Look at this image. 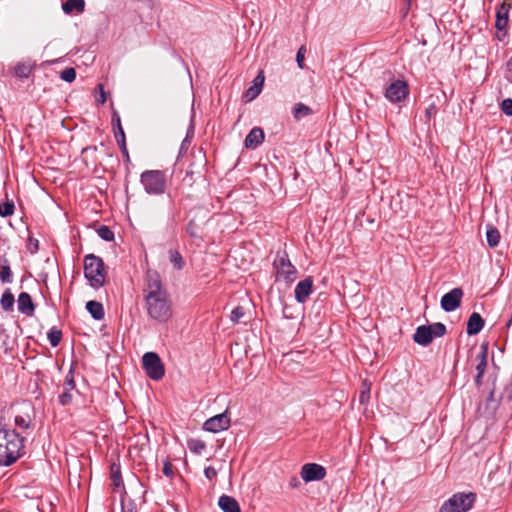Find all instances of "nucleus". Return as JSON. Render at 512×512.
Returning <instances> with one entry per match:
<instances>
[{
	"label": "nucleus",
	"instance_id": "4c0bfd02",
	"mask_svg": "<svg viewBox=\"0 0 512 512\" xmlns=\"http://www.w3.org/2000/svg\"><path fill=\"white\" fill-rule=\"evenodd\" d=\"M203 169L202 160L200 159L199 164L192 163L186 173H190L192 176L199 178Z\"/></svg>",
	"mask_w": 512,
	"mask_h": 512
},
{
	"label": "nucleus",
	"instance_id": "7ed1b4c3",
	"mask_svg": "<svg viewBox=\"0 0 512 512\" xmlns=\"http://www.w3.org/2000/svg\"><path fill=\"white\" fill-rule=\"evenodd\" d=\"M84 274L93 287L103 286L106 277L103 260L93 254L85 256Z\"/></svg>",
	"mask_w": 512,
	"mask_h": 512
},
{
	"label": "nucleus",
	"instance_id": "13d9d810",
	"mask_svg": "<svg viewBox=\"0 0 512 512\" xmlns=\"http://www.w3.org/2000/svg\"><path fill=\"white\" fill-rule=\"evenodd\" d=\"M27 242H28V244L32 242V236H30V235L28 236Z\"/></svg>",
	"mask_w": 512,
	"mask_h": 512
},
{
	"label": "nucleus",
	"instance_id": "bb28decb",
	"mask_svg": "<svg viewBox=\"0 0 512 512\" xmlns=\"http://www.w3.org/2000/svg\"><path fill=\"white\" fill-rule=\"evenodd\" d=\"M0 280L3 283L12 282V272L6 259H4L3 264L0 267Z\"/></svg>",
	"mask_w": 512,
	"mask_h": 512
},
{
	"label": "nucleus",
	"instance_id": "cd10ccee",
	"mask_svg": "<svg viewBox=\"0 0 512 512\" xmlns=\"http://www.w3.org/2000/svg\"><path fill=\"white\" fill-rule=\"evenodd\" d=\"M32 72V66L25 63H18L15 67V75L20 78H28Z\"/></svg>",
	"mask_w": 512,
	"mask_h": 512
},
{
	"label": "nucleus",
	"instance_id": "de8ad7c7",
	"mask_svg": "<svg viewBox=\"0 0 512 512\" xmlns=\"http://www.w3.org/2000/svg\"><path fill=\"white\" fill-rule=\"evenodd\" d=\"M305 47L301 46L296 55V61L300 68L303 67Z\"/></svg>",
	"mask_w": 512,
	"mask_h": 512
},
{
	"label": "nucleus",
	"instance_id": "e433bc0d",
	"mask_svg": "<svg viewBox=\"0 0 512 512\" xmlns=\"http://www.w3.org/2000/svg\"><path fill=\"white\" fill-rule=\"evenodd\" d=\"M245 311L242 306H237L231 312V321L234 323H239L241 319L244 317Z\"/></svg>",
	"mask_w": 512,
	"mask_h": 512
},
{
	"label": "nucleus",
	"instance_id": "7c9ffc66",
	"mask_svg": "<svg viewBox=\"0 0 512 512\" xmlns=\"http://www.w3.org/2000/svg\"><path fill=\"white\" fill-rule=\"evenodd\" d=\"M31 418L28 413H24V415L17 414L15 416V424L19 428L27 429L30 426Z\"/></svg>",
	"mask_w": 512,
	"mask_h": 512
},
{
	"label": "nucleus",
	"instance_id": "49530a36",
	"mask_svg": "<svg viewBox=\"0 0 512 512\" xmlns=\"http://www.w3.org/2000/svg\"><path fill=\"white\" fill-rule=\"evenodd\" d=\"M69 391L70 390H64V392L59 396V400L62 405H67L71 402L72 396Z\"/></svg>",
	"mask_w": 512,
	"mask_h": 512
},
{
	"label": "nucleus",
	"instance_id": "473e14b6",
	"mask_svg": "<svg viewBox=\"0 0 512 512\" xmlns=\"http://www.w3.org/2000/svg\"><path fill=\"white\" fill-rule=\"evenodd\" d=\"M97 233L105 241H112L114 239V233L108 226H100Z\"/></svg>",
	"mask_w": 512,
	"mask_h": 512
},
{
	"label": "nucleus",
	"instance_id": "4be33fe9",
	"mask_svg": "<svg viewBox=\"0 0 512 512\" xmlns=\"http://www.w3.org/2000/svg\"><path fill=\"white\" fill-rule=\"evenodd\" d=\"M86 309L95 320H102L104 318L103 305L98 301H88L86 303Z\"/></svg>",
	"mask_w": 512,
	"mask_h": 512
},
{
	"label": "nucleus",
	"instance_id": "aec40b11",
	"mask_svg": "<svg viewBox=\"0 0 512 512\" xmlns=\"http://www.w3.org/2000/svg\"><path fill=\"white\" fill-rule=\"evenodd\" d=\"M36 379H34V383L36 384V391H38V395L34 398L39 399L44 396L45 390L49 389V384L47 382V375L42 371H37L35 373Z\"/></svg>",
	"mask_w": 512,
	"mask_h": 512
},
{
	"label": "nucleus",
	"instance_id": "9d476101",
	"mask_svg": "<svg viewBox=\"0 0 512 512\" xmlns=\"http://www.w3.org/2000/svg\"><path fill=\"white\" fill-rule=\"evenodd\" d=\"M476 366L475 369L477 374L475 376V384L477 387H480L483 384L482 378L486 371L488 365V346L487 344H482L480 346L479 351L475 356Z\"/></svg>",
	"mask_w": 512,
	"mask_h": 512
},
{
	"label": "nucleus",
	"instance_id": "c9c22d12",
	"mask_svg": "<svg viewBox=\"0 0 512 512\" xmlns=\"http://www.w3.org/2000/svg\"><path fill=\"white\" fill-rule=\"evenodd\" d=\"M511 5L503 2L500 7L497 10L496 13V19L500 18H509V11H510Z\"/></svg>",
	"mask_w": 512,
	"mask_h": 512
},
{
	"label": "nucleus",
	"instance_id": "09e8293b",
	"mask_svg": "<svg viewBox=\"0 0 512 512\" xmlns=\"http://www.w3.org/2000/svg\"><path fill=\"white\" fill-rule=\"evenodd\" d=\"M196 179L197 178L192 176L190 173H186L182 180V184L184 186H192Z\"/></svg>",
	"mask_w": 512,
	"mask_h": 512
},
{
	"label": "nucleus",
	"instance_id": "6e6d98bb",
	"mask_svg": "<svg viewBox=\"0 0 512 512\" xmlns=\"http://www.w3.org/2000/svg\"><path fill=\"white\" fill-rule=\"evenodd\" d=\"M33 247H34V252H35L38 249V241L35 239H34Z\"/></svg>",
	"mask_w": 512,
	"mask_h": 512
},
{
	"label": "nucleus",
	"instance_id": "f257e3e1",
	"mask_svg": "<svg viewBox=\"0 0 512 512\" xmlns=\"http://www.w3.org/2000/svg\"><path fill=\"white\" fill-rule=\"evenodd\" d=\"M143 293L149 317L158 322H167L173 315L172 301L156 271L147 272Z\"/></svg>",
	"mask_w": 512,
	"mask_h": 512
},
{
	"label": "nucleus",
	"instance_id": "a211bd4d",
	"mask_svg": "<svg viewBox=\"0 0 512 512\" xmlns=\"http://www.w3.org/2000/svg\"><path fill=\"white\" fill-rule=\"evenodd\" d=\"M223 512H241L238 502L231 496L222 495L218 501Z\"/></svg>",
	"mask_w": 512,
	"mask_h": 512
},
{
	"label": "nucleus",
	"instance_id": "f3484780",
	"mask_svg": "<svg viewBox=\"0 0 512 512\" xmlns=\"http://www.w3.org/2000/svg\"><path fill=\"white\" fill-rule=\"evenodd\" d=\"M484 327V320L481 315L477 312H473L467 322V334L476 335Z\"/></svg>",
	"mask_w": 512,
	"mask_h": 512
},
{
	"label": "nucleus",
	"instance_id": "8fccbe9b",
	"mask_svg": "<svg viewBox=\"0 0 512 512\" xmlns=\"http://www.w3.org/2000/svg\"><path fill=\"white\" fill-rule=\"evenodd\" d=\"M189 447H190V449H191L192 451H194V452H196V453H200V452H201V450L205 449L206 445H205V443H204V442H202V441H195V442H194V444H193V446H191V445H190Z\"/></svg>",
	"mask_w": 512,
	"mask_h": 512
},
{
	"label": "nucleus",
	"instance_id": "ea45409f",
	"mask_svg": "<svg viewBox=\"0 0 512 512\" xmlns=\"http://www.w3.org/2000/svg\"><path fill=\"white\" fill-rule=\"evenodd\" d=\"M38 512H51L52 511V502L49 500L43 501L42 497H39V502L37 503Z\"/></svg>",
	"mask_w": 512,
	"mask_h": 512
},
{
	"label": "nucleus",
	"instance_id": "f704fd0d",
	"mask_svg": "<svg viewBox=\"0 0 512 512\" xmlns=\"http://www.w3.org/2000/svg\"><path fill=\"white\" fill-rule=\"evenodd\" d=\"M60 77L62 80L71 83L76 78V71L74 68L68 67L60 73Z\"/></svg>",
	"mask_w": 512,
	"mask_h": 512
},
{
	"label": "nucleus",
	"instance_id": "b1692460",
	"mask_svg": "<svg viewBox=\"0 0 512 512\" xmlns=\"http://www.w3.org/2000/svg\"><path fill=\"white\" fill-rule=\"evenodd\" d=\"M487 243L491 248L496 247L500 241V232L497 228L492 225H487L486 229Z\"/></svg>",
	"mask_w": 512,
	"mask_h": 512
},
{
	"label": "nucleus",
	"instance_id": "4d7b16f0",
	"mask_svg": "<svg viewBox=\"0 0 512 512\" xmlns=\"http://www.w3.org/2000/svg\"><path fill=\"white\" fill-rule=\"evenodd\" d=\"M173 203V199L169 196L167 200V204L170 206Z\"/></svg>",
	"mask_w": 512,
	"mask_h": 512
},
{
	"label": "nucleus",
	"instance_id": "423d86ee",
	"mask_svg": "<svg viewBox=\"0 0 512 512\" xmlns=\"http://www.w3.org/2000/svg\"><path fill=\"white\" fill-rule=\"evenodd\" d=\"M446 334V326L440 322L430 325H422L416 329L413 340L422 346L429 345L435 337H442Z\"/></svg>",
	"mask_w": 512,
	"mask_h": 512
},
{
	"label": "nucleus",
	"instance_id": "1a4fd4ad",
	"mask_svg": "<svg viewBox=\"0 0 512 512\" xmlns=\"http://www.w3.org/2000/svg\"><path fill=\"white\" fill-rule=\"evenodd\" d=\"M409 95V88L405 81H393L385 91V97L392 103L403 101Z\"/></svg>",
	"mask_w": 512,
	"mask_h": 512
},
{
	"label": "nucleus",
	"instance_id": "37998d69",
	"mask_svg": "<svg viewBox=\"0 0 512 512\" xmlns=\"http://www.w3.org/2000/svg\"><path fill=\"white\" fill-rule=\"evenodd\" d=\"M163 474L169 478H172L174 476V467L170 461H165L163 465Z\"/></svg>",
	"mask_w": 512,
	"mask_h": 512
},
{
	"label": "nucleus",
	"instance_id": "5701e85b",
	"mask_svg": "<svg viewBox=\"0 0 512 512\" xmlns=\"http://www.w3.org/2000/svg\"><path fill=\"white\" fill-rule=\"evenodd\" d=\"M110 478L112 485L115 489L123 487V479L121 475V467L118 463H111L110 465Z\"/></svg>",
	"mask_w": 512,
	"mask_h": 512
},
{
	"label": "nucleus",
	"instance_id": "f03ea898",
	"mask_svg": "<svg viewBox=\"0 0 512 512\" xmlns=\"http://www.w3.org/2000/svg\"><path fill=\"white\" fill-rule=\"evenodd\" d=\"M24 448L23 438L15 431L0 430V466L13 464Z\"/></svg>",
	"mask_w": 512,
	"mask_h": 512
},
{
	"label": "nucleus",
	"instance_id": "a18cd8bd",
	"mask_svg": "<svg viewBox=\"0 0 512 512\" xmlns=\"http://www.w3.org/2000/svg\"><path fill=\"white\" fill-rule=\"evenodd\" d=\"M508 20L509 18H500V19H496L495 21V27L498 31H504L505 32V29L508 25Z\"/></svg>",
	"mask_w": 512,
	"mask_h": 512
},
{
	"label": "nucleus",
	"instance_id": "58836bf2",
	"mask_svg": "<svg viewBox=\"0 0 512 512\" xmlns=\"http://www.w3.org/2000/svg\"><path fill=\"white\" fill-rule=\"evenodd\" d=\"M75 388V380L73 370L70 369L64 381V390H73Z\"/></svg>",
	"mask_w": 512,
	"mask_h": 512
},
{
	"label": "nucleus",
	"instance_id": "f8f14e48",
	"mask_svg": "<svg viewBox=\"0 0 512 512\" xmlns=\"http://www.w3.org/2000/svg\"><path fill=\"white\" fill-rule=\"evenodd\" d=\"M463 290L461 288H454L448 293L444 294L441 298V307L446 312H451L460 307Z\"/></svg>",
	"mask_w": 512,
	"mask_h": 512
},
{
	"label": "nucleus",
	"instance_id": "412c9836",
	"mask_svg": "<svg viewBox=\"0 0 512 512\" xmlns=\"http://www.w3.org/2000/svg\"><path fill=\"white\" fill-rule=\"evenodd\" d=\"M84 8V0H67L62 4V9L66 14H71L73 12L81 13L84 11Z\"/></svg>",
	"mask_w": 512,
	"mask_h": 512
},
{
	"label": "nucleus",
	"instance_id": "5fc2aeb1",
	"mask_svg": "<svg viewBox=\"0 0 512 512\" xmlns=\"http://www.w3.org/2000/svg\"><path fill=\"white\" fill-rule=\"evenodd\" d=\"M507 70H508V75H507V78L512 81V57L509 59V61L507 62Z\"/></svg>",
	"mask_w": 512,
	"mask_h": 512
},
{
	"label": "nucleus",
	"instance_id": "ddd939ff",
	"mask_svg": "<svg viewBox=\"0 0 512 512\" xmlns=\"http://www.w3.org/2000/svg\"><path fill=\"white\" fill-rule=\"evenodd\" d=\"M326 476V469L316 463H307L302 466L301 477L305 482L319 481Z\"/></svg>",
	"mask_w": 512,
	"mask_h": 512
},
{
	"label": "nucleus",
	"instance_id": "a878e982",
	"mask_svg": "<svg viewBox=\"0 0 512 512\" xmlns=\"http://www.w3.org/2000/svg\"><path fill=\"white\" fill-rule=\"evenodd\" d=\"M293 116L296 120H299L301 118L307 117L313 113L312 109L303 104V103H297L293 108Z\"/></svg>",
	"mask_w": 512,
	"mask_h": 512
},
{
	"label": "nucleus",
	"instance_id": "6e6552de",
	"mask_svg": "<svg viewBox=\"0 0 512 512\" xmlns=\"http://www.w3.org/2000/svg\"><path fill=\"white\" fill-rule=\"evenodd\" d=\"M142 367L147 376L153 380H160L165 374L164 365L155 352H147L142 357Z\"/></svg>",
	"mask_w": 512,
	"mask_h": 512
},
{
	"label": "nucleus",
	"instance_id": "79ce46f5",
	"mask_svg": "<svg viewBox=\"0 0 512 512\" xmlns=\"http://www.w3.org/2000/svg\"><path fill=\"white\" fill-rule=\"evenodd\" d=\"M501 110L503 111L504 114H506L508 116H512V99L511 98H507L502 101Z\"/></svg>",
	"mask_w": 512,
	"mask_h": 512
},
{
	"label": "nucleus",
	"instance_id": "a19ab883",
	"mask_svg": "<svg viewBox=\"0 0 512 512\" xmlns=\"http://www.w3.org/2000/svg\"><path fill=\"white\" fill-rule=\"evenodd\" d=\"M261 92V89L257 85L251 86L247 91L245 92V97L248 101H251L255 99Z\"/></svg>",
	"mask_w": 512,
	"mask_h": 512
},
{
	"label": "nucleus",
	"instance_id": "72a5a7b5",
	"mask_svg": "<svg viewBox=\"0 0 512 512\" xmlns=\"http://www.w3.org/2000/svg\"><path fill=\"white\" fill-rule=\"evenodd\" d=\"M14 212V203L13 202H4L0 203V216L7 217L12 215Z\"/></svg>",
	"mask_w": 512,
	"mask_h": 512
},
{
	"label": "nucleus",
	"instance_id": "c85d7f7f",
	"mask_svg": "<svg viewBox=\"0 0 512 512\" xmlns=\"http://www.w3.org/2000/svg\"><path fill=\"white\" fill-rule=\"evenodd\" d=\"M47 337L49 339V342H50L51 346L56 347L60 343V341H61L62 332H61V330H59V329H57L55 327H52L48 331Z\"/></svg>",
	"mask_w": 512,
	"mask_h": 512
},
{
	"label": "nucleus",
	"instance_id": "9b49d317",
	"mask_svg": "<svg viewBox=\"0 0 512 512\" xmlns=\"http://www.w3.org/2000/svg\"><path fill=\"white\" fill-rule=\"evenodd\" d=\"M230 426V417L225 411L224 413L215 415L204 422L203 428L212 433L227 430Z\"/></svg>",
	"mask_w": 512,
	"mask_h": 512
},
{
	"label": "nucleus",
	"instance_id": "3c124183",
	"mask_svg": "<svg viewBox=\"0 0 512 512\" xmlns=\"http://www.w3.org/2000/svg\"><path fill=\"white\" fill-rule=\"evenodd\" d=\"M97 87L100 91V95L99 98H97V102L100 104H104L106 102V93L104 91V87L102 84H99Z\"/></svg>",
	"mask_w": 512,
	"mask_h": 512
},
{
	"label": "nucleus",
	"instance_id": "2eb2a0df",
	"mask_svg": "<svg viewBox=\"0 0 512 512\" xmlns=\"http://www.w3.org/2000/svg\"><path fill=\"white\" fill-rule=\"evenodd\" d=\"M313 289V279L312 277H307L304 280L300 281L295 287V299L299 303H304L312 293Z\"/></svg>",
	"mask_w": 512,
	"mask_h": 512
},
{
	"label": "nucleus",
	"instance_id": "6ab92c4d",
	"mask_svg": "<svg viewBox=\"0 0 512 512\" xmlns=\"http://www.w3.org/2000/svg\"><path fill=\"white\" fill-rule=\"evenodd\" d=\"M18 310L28 316L32 315V298L27 292H22L18 296Z\"/></svg>",
	"mask_w": 512,
	"mask_h": 512
},
{
	"label": "nucleus",
	"instance_id": "393cba45",
	"mask_svg": "<svg viewBox=\"0 0 512 512\" xmlns=\"http://www.w3.org/2000/svg\"><path fill=\"white\" fill-rule=\"evenodd\" d=\"M15 303L14 295L10 291V289H6L2 294L0 304L4 311L9 312L13 310Z\"/></svg>",
	"mask_w": 512,
	"mask_h": 512
},
{
	"label": "nucleus",
	"instance_id": "c03bdc74",
	"mask_svg": "<svg viewBox=\"0 0 512 512\" xmlns=\"http://www.w3.org/2000/svg\"><path fill=\"white\" fill-rule=\"evenodd\" d=\"M204 475L208 480L212 481L217 477L218 473L214 467L208 466L204 469Z\"/></svg>",
	"mask_w": 512,
	"mask_h": 512
},
{
	"label": "nucleus",
	"instance_id": "2f4dec72",
	"mask_svg": "<svg viewBox=\"0 0 512 512\" xmlns=\"http://www.w3.org/2000/svg\"><path fill=\"white\" fill-rule=\"evenodd\" d=\"M170 262L174 265V267L178 270L182 269L184 265V261L180 253L176 250H170Z\"/></svg>",
	"mask_w": 512,
	"mask_h": 512
},
{
	"label": "nucleus",
	"instance_id": "dca6fc26",
	"mask_svg": "<svg viewBox=\"0 0 512 512\" xmlns=\"http://www.w3.org/2000/svg\"><path fill=\"white\" fill-rule=\"evenodd\" d=\"M264 140V132L259 127H254L245 138V147L246 148H256L260 145Z\"/></svg>",
	"mask_w": 512,
	"mask_h": 512
},
{
	"label": "nucleus",
	"instance_id": "864d4df0",
	"mask_svg": "<svg viewBox=\"0 0 512 512\" xmlns=\"http://www.w3.org/2000/svg\"><path fill=\"white\" fill-rule=\"evenodd\" d=\"M426 116L430 118L432 115H435L437 113V108L435 104H431L425 111Z\"/></svg>",
	"mask_w": 512,
	"mask_h": 512
},
{
	"label": "nucleus",
	"instance_id": "20e7f679",
	"mask_svg": "<svg viewBox=\"0 0 512 512\" xmlns=\"http://www.w3.org/2000/svg\"><path fill=\"white\" fill-rule=\"evenodd\" d=\"M476 500V495L470 493H456L445 501L439 509V512H467Z\"/></svg>",
	"mask_w": 512,
	"mask_h": 512
},
{
	"label": "nucleus",
	"instance_id": "c756f323",
	"mask_svg": "<svg viewBox=\"0 0 512 512\" xmlns=\"http://www.w3.org/2000/svg\"><path fill=\"white\" fill-rule=\"evenodd\" d=\"M370 390H371V384L364 380L362 382V390L359 395V401L361 404L367 403L370 399Z\"/></svg>",
	"mask_w": 512,
	"mask_h": 512
},
{
	"label": "nucleus",
	"instance_id": "603ef678",
	"mask_svg": "<svg viewBox=\"0 0 512 512\" xmlns=\"http://www.w3.org/2000/svg\"><path fill=\"white\" fill-rule=\"evenodd\" d=\"M253 82H254L253 85H257V86L260 87V89H262V86H263V83H264V76L262 74V71L255 77Z\"/></svg>",
	"mask_w": 512,
	"mask_h": 512
},
{
	"label": "nucleus",
	"instance_id": "4468645a",
	"mask_svg": "<svg viewBox=\"0 0 512 512\" xmlns=\"http://www.w3.org/2000/svg\"><path fill=\"white\" fill-rule=\"evenodd\" d=\"M112 125L114 128V134H115L116 141H117L123 155L126 157V159L128 161L129 153H128V149L126 146L125 133H124L123 127L121 125L120 116L116 111L112 115Z\"/></svg>",
	"mask_w": 512,
	"mask_h": 512
},
{
	"label": "nucleus",
	"instance_id": "bf43d9fd",
	"mask_svg": "<svg viewBox=\"0 0 512 512\" xmlns=\"http://www.w3.org/2000/svg\"><path fill=\"white\" fill-rule=\"evenodd\" d=\"M123 512H136V511L129 509V510H123Z\"/></svg>",
	"mask_w": 512,
	"mask_h": 512
},
{
	"label": "nucleus",
	"instance_id": "0eeeda50",
	"mask_svg": "<svg viewBox=\"0 0 512 512\" xmlns=\"http://www.w3.org/2000/svg\"><path fill=\"white\" fill-rule=\"evenodd\" d=\"M273 267L276 271V279H283L284 281L291 283L295 280L297 269L288 259L287 254H277Z\"/></svg>",
	"mask_w": 512,
	"mask_h": 512
},
{
	"label": "nucleus",
	"instance_id": "39448f33",
	"mask_svg": "<svg viewBox=\"0 0 512 512\" xmlns=\"http://www.w3.org/2000/svg\"><path fill=\"white\" fill-rule=\"evenodd\" d=\"M141 183L148 194L159 195L166 190V177L162 171L150 170L141 174Z\"/></svg>",
	"mask_w": 512,
	"mask_h": 512
}]
</instances>
